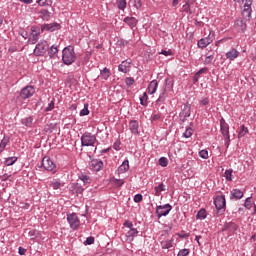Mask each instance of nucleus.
Instances as JSON below:
<instances>
[{
  "label": "nucleus",
  "instance_id": "nucleus-1",
  "mask_svg": "<svg viewBox=\"0 0 256 256\" xmlns=\"http://www.w3.org/2000/svg\"><path fill=\"white\" fill-rule=\"evenodd\" d=\"M77 60V54H75V48L73 46H67L62 50V62L64 65H73Z\"/></svg>",
  "mask_w": 256,
  "mask_h": 256
},
{
  "label": "nucleus",
  "instance_id": "nucleus-2",
  "mask_svg": "<svg viewBox=\"0 0 256 256\" xmlns=\"http://www.w3.org/2000/svg\"><path fill=\"white\" fill-rule=\"evenodd\" d=\"M80 141L82 147H95L97 136L93 135L91 132H85L82 134Z\"/></svg>",
  "mask_w": 256,
  "mask_h": 256
},
{
  "label": "nucleus",
  "instance_id": "nucleus-3",
  "mask_svg": "<svg viewBox=\"0 0 256 256\" xmlns=\"http://www.w3.org/2000/svg\"><path fill=\"white\" fill-rule=\"evenodd\" d=\"M165 87L160 91L159 97L156 100V103H165L167 97H169V92L173 90V84L171 83V80L166 79L165 80Z\"/></svg>",
  "mask_w": 256,
  "mask_h": 256
},
{
  "label": "nucleus",
  "instance_id": "nucleus-4",
  "mask_svg": "<svg viewBox=\"0 0 256 256\" xmlns=\"http://www.w3.org/2000/svg\"><path fill=\"white\" fill-rule=\"evenodd\" d=\"M67 221L72 231H77V229L81 227V220L79 219V216H77V213L75 212L67 214Z\"/></svg>",
  "mask_w": 256,
  "mask_h": 256
},
{
  "label": "nucleus",
  "instance_id": "nucleus-5",
  "mask_svg": "<svg viewBox=\"0 0 256 256\" xmlns=\"http://www.w3.org/2000/svg\"><path fill=\"white\" fill-rule=\"evenodd\" d=\"M172 209H173V206H171V204L156 206V215L158 219H161V217H167V215L171 213Z\"/></svg>",
  "mask_w": 256,
  "mask_h": 256
},
{
  "label": "nucleus",
  "instance_id": "nucleus-6",
  "mask_svg": "<svg viewBox=\"0 0 256 256\" xmlns=\"http://www.w3.org/2000/svg\"><path fill=\"white\" fill-rule=\"evenodd\" d=\"M48 51L47 41L41 40L34 49V55L36 57H43Z\"/></svg>",
  "mask_w": 256,
  "mask_h": 256
},
{
  "label": "nucleus",
  "instance_id": "nucleus-7",
  "mask_svg": "<svg viewBox=\"0 0 256 256\" xmlns=\"http://www.w3.org/2000/svg\"><path fill=\"white\" fill-rule=\"evenodd\" d=\"M251 5H253V0H246V3L243 5L242 16L246 21H251V13L253 11Z\"/></svg>",
  "mask_w": 256,
  "mask_h": 256
},
{
  "label": "nucleus",
  "instance_id": "nucleus-8",
  "mask_svg": "<svg viewBox=\"0 0 256 256\" xmlns=\"http://www.w3.org/2000/svg\"><path fill=\"white\" fill-rule=\"evenodd\" d=\"M211 35H215V32L210 31L207 37L201 38L200 40H198L197 47L199 49H206V47H209V45L213 43V38H211Z\"/></svg>",
  "mask_w": 256,
  "mask_h": 256
},
{
  "label": "nucleus",
  "instance_id": "nucleus-9",
  "mask_svg": "<svg viewBox=\"0 0 256 256\" xmlns=\"http://www.w3.org/2000/svg\"><path fill=\"white\" fill-rule=\"evenodd\" d=\"M40 35H41V29L37 26H32L31 27V35L28 39V43H30V45H35V43H37V41H39Z\"/></svg>",
  "mask_w": 256,
  "mask_h": 256
},
{
  "label": "nucleus",
  "instance_id": "nucleus-10",
  "mask_svg": "<svg viewBox=\"0 0 256 256\" xmlns=\"http://www.w3.org/2000/svg\"><path fill=\"white\" fill-rule=\"evenodd\" d=\"M33 95H35V87L31 85L22 88L20 91L21 99H31Z\"/></svg>",
  "mask_w": 256,
  "mask_h": 256
},
{
  "label": "nucleus",
  "instance_id": "nucleus-11",
  "mask_svg": "<svg viewBox=\"0 0 256 256\" xmlns=\"http://www.w3.org/2000/svg\"><path fill=\"white\" fill-rule=\"evenodd\" d=\"M42 167H44L45 171H55L57 165H55V162L51 160L49 156H45L42 159Z\"/></svg>",
  "mask_w": 256,
  "mask_h": 256
},
{
  "label": "nucleus",
  "instance_id": "nucleus-12",
  "mask_svg": "<svg viewBox=\"0 0 256 256\" xmlns=\"http://www.w3.org/2000/svg\"><path fill=\"white\" fill-rule=\"evenodd\" d=\"M214 205L217 211H225V206L227 205L225 195L216 196V198L214 199Z\"/></svg>",
  "mask_w": 256,
  "mask_h": 256
},
{
  "label": "nucleus",
  "instance_id": "nucleus-13",
  "mask_svg": "<svg viewBox=\"0 0 256 256\" xmlns=\"http://www.w3.org/2000/svg\"><path fill=\"white\" fill-rule=\"evenodd\" d=\"M239 230V226L235 222H227L224 224L222 231H228V235H235Z\"/></svg>",
  "mask_w": 256,
  "mask_h": 256
},
{
  "label": "nucleus",
  "instance_id": "nucleus-14",
  "mask_svg": "<svg viewBox=\"0 0 256 256\" xmlns=\"http://www.w3.org/2000/svg\"><path fill=\"white\" fill-rule=\"evenodd\" d=\"M59 29H61V24H59L57 22H53L50 24H43L41 26L42 33H43V31H49L50 33H53L54 31H59Z\"/></svg>",
  "mask_w": 256,
  "mask_h": 256
},
{
  "label": "nucleus",
  "instance_id": "nucleus-15",
  "mask_svg": "<svg viewBox=\"0 0 256 256\" xmlns=\"http://www.w3.org/2000/svg\"><path fill=\"white\" fill-rule=\"evenodd\" d=\"M245 193L241 189H232L230 191V201H239L240 199H243Z\"/></svg>",
  "mask_w": 256,
  "mask_h": 256
},
{
  "label": "nucleus",
  "instance_id": "nucleus-16",
  "mask_svg": "<svg viewBox=\"0 0 256 256\" xmlns=\"http://www.w3.org/2000/svg\"><path fill=\"white\" fill-rule=\"evenodd\" d=\"M132 63L133 62L131 60L122 61L121 64L118 66V71H120V73H129V71H131Z\"/></svg>",
  "mask_w": 256,
  "mask_h": 256
},
{
  "label": "nucleus",
  "instance_id": "nucleus-17",
  "mask_svg": "<svg viewBox=\"0 0 256 256\" xmlns=\"http://www.w3.org/2000/svg\"><path fill=\"white\" fill-rule=\"evenodd\" d=\"M91 171H101L103 169V161L99 159H93L89 163Z\"/></svg>",
  "mask_w": 256,
  "mask_h": 256
},
{
  "label": "nucleus",
  "instance_id": "nucleus-18",
  "mask_svg": "<svg viewBox=\"0 0 256 256\" xmlns=\"http://www.w3.org/2000/svg\"><path fill=\"white\" fill-rule=\"evenodd\" d=\"M70 191L71 193H73V195H82L85 189L83 188L81 183L77 182L71 185Z\"/></svg>",
  "mask_w": 256,
  "mask_h": 256
},
{
  "label": "nucleus",
  "instance_id": "nucleus-19",
  "mask_svg": "<svg viewBox=\"0 0 256 256\" xmlns=\"http://www.w3.org/2000/svg\"><path fill=\"white\" fill-rule=\"evenodd\" d=\"M180 117H184L182 121H186L187 118L191 117V104L186 103L182 111L180 112Z\"/></svg>",
  "mask_w": 256,
  "mask_h": 256
},
{
  "label": "nucleus",
  "instance_id": "nucleus-20",
  "mask_svg": "<svg viewBox=\"0 0 256 256\" xmlns=\"http://www.w3.org/2000/svg\"><path fill=\"white\" fill-rule=\"evenodd\" d=\"M239 55L240 53L237 49L231 48L228 52H226L225 57L228 59V61H235Z\"/></svg>",
  "mask_w": 256,
  "mask_h": 256
},
{
  "label": "nucleus",
  "instance_id": "nucleus-21",
  "mask_svg": "<svg viewBox=\"0 0 256 256\" xmlns=\"http://www.w3.org/2000/svg\"><path fill=\"white\" fill-rule=\"evenodd\" d=\"M128 127L132 135H139V121L130 120Z\"/></svg>",
  "mask_w": 256,
  "mask_h": 256
},
{
  "label": "nucleus",
  "instance_id": "nucleus-22",
  "mask_svg": "<svg viewBox=\"0 0 256 256\" xmlns=\"http://www.w3.org/2000/svg\"><path fill=\"white\" fill-rule=\"evenodd\" d=\"M220 131L223 137L229 135V124L225 121L224 118H221L220 120Z\"/></svg>",
  "mask_w": 256,
  "mask_h": 256
},
{
  "label": "nucleus",
  "instance_id": "nucleus-23",
  "mask_svg": "<svg viewBox=\"0 0 256 256\" xmlns=\"http://www.w3.org/2000/svg\"><path fill=\"white\" fill-rule=\"evenodd\" d=\"M47 52L50 59H55L59 55V46L52 45Z\"/></svg>",
  "mask_w": 256,
  "mask_h": 256
},
{
  "label": "nucleus",
  "instance_id": "nucleus-24",
  "mask_svg": "<svg viewBox=\"0 0 256 256\" xmlns=\"http://www.w3.org/2000/svg\"><path fill=\"white\" fill-rule=\"evenodd\" d=\"M137 235H139V231L135 228H131L128 232H126V239L129 243H131L134 241Z\"/></svg>",
  "mask_w": 256,
  "mask_h": 256
},
{
  "label": "nucleus",
  "instance_id": "nucleus-25",
  "mask_svg": "<svg viewBox=\"0 0 256 256\" xmlns=\"http://www.w3.org/2000/svg\"><path fill=\"white\" fill-rule=\"evenodd\" d=\"M157 87H159V82H157V80H152L148 85V93L150 95L157 93Z\"/></svg>",
  "mask_w": 256,
  "mask_h": 256
},
{
  "label": "nucleus",
  "instance_id": "nucleus-26",
  "mask_svg": "<svg viewBox=\"0 0 256 256\" xmlns=\"http://www.w3.org/2000/svg\"><path fill=\"white\" fill-rule=\"evenodd\" d=\"M163 191H167V188L165 187V184H163L162 182L158 186L154 187L153 195H155V197H161V193H163Z\"/></svg>",
  "mask_w": 256,
  "mask_h": 256
},
{
  "label": "nucleus",
  "instance_id": "nucleus-27",
  "mask_svg": "<svg viewBox=\"0 0 256 256\" xmlns=\"http://www.w3.org/2000/svg\"><path fill=\"white\" fill-rule=\"evenodd\" d=\"M124 23H126V25L130 26L131 29H133V27H137V23H139V21L135 17L128 16L124 18Z\"/></svg>",
  "mask_w": 256,
  "mask_h": 256
},
{
  "label": "nucleus",
  "instance_id": "nucleus-28",
  "mask_svg": "<svg viewBox=\"0 0 256 256\" xmlns=\"http://www.w3.org/2000/svg\"><path fill=\"white\" fill-rule=\"evenodd\" d=\"M209 69L207 67L201 68L198 72H196L193 76V83H199V79L201 78V75L204 73H207Z\"/></svg>",
  "mask_w": 256,
  "mask_h": 256
},
{
  "label": "nucleus",
  "instance_id": "nucleus-29",
  "mask_svg": "<svg viewBox=\"0 0 256 256\" xmlns=\"http://www.w3.org/2000/svg\"><path fill=\"white\" fill-rule=\"evenodd\" d=\"M40 19H43V21H49L51 19V12L47 9H42L39 12Z\"/></svg>",
  "mask_w": 256,
  "mask_h": 256
},
{
  "label": "nucleus",
  "instance_id": "nucleus-30",
  "mask_svg": "<svg viewBox=\"0 0 256 256\" xmlns=\"http://www.w3.org/2000/svg\"><path fill=\"white\" fill-rule=\"evenodd\" d=\"M22 125L25 127L31 128L33 127V116H28L21 120Z\"/></svg>",
  "mask_w": 256,
  "mask_h": 256
},
{
  "label": "nucleus",
  "instance_id": "nucleus-31",
  "mask_svg": "<svg viewBox=\"0 0 256 256\" xmlns=\"http://www.w3.org/2000/svg\"><path fill=\"white\" fill-rule=\"evenodd\" d=\"M111 183H112V185H114V187L119 189V187H123V185H125V180L117 179V178H112L111 179Z\"/></svg>",
  "mask_w": 256,
  "mask_h": 256
},
{
  "label": "nucleus",
  "instance_id": "nucleus-32",
  "mask_svg": "<svg viewBox=\"0 0 256 256\" xmlns=\"http://www.w3.org/2000/svg\"><path fill=\"white\" fill-rule=\"evenodd\" d=\"M118 171L119 173H127L129 171V160H124Z\"/></svg>",
  "mask_w": 256,
  "mask_h": 256
},
{
  "label": "nucleus",
  "instance_id": "nucleus-33",
  "mask_svg": "<svg viewBox=\"0 0 256 256\" xmlns=\"http://www.w3.org/2000/svg\"><path fill=\"white\" fill-rule=\"evenodd\" d=\"M100 75L102 79L107 81L111 77V70H109L107 67H105L103 70L100 71Z\"/></svg>",
  "mask_w": 256,
  "mask_h": 256
},
{
  "label": "nucleus",
  "instance_id": "nucleus-34",
  "mask_svg": "<svg viewBox=\"0 0 256 256\" xmlns=\"http://www.w3.org/2000/svg\"><path fill=\"white\" fill-rule=\"evenodd\" d=\"M148 99H149V96L147 95V92H144L140 96V105H142L143 107H147V105H149Z\"/></svg>",
  "mask_w": 256,
  "mask_h": 256
},
{
  "label": "nucleus",
  "instance_id": "nucleus-35",
  "mask_svg": "<svg viewBox=\"0 0 256 256\" xmlns=\"http://www.w3.org/2000/svg\"><path fill=\"white\" fill-rule=\"evenodd\" d=\"M116 5L120 11H125L127 9V0H116Z\"/></svg>",
  "mask_w": 256,
  "mask_h": 256
},
{
  "label": "nucleus",
  "instance_id": "nucleus-36",
  "mask_svg": "<svg viewBox=\"0 0 256 256\" xmlns=\"http://www.w3.org/2000/svg\"><path fill=\"white\" fill-rule=\"evenodd\" d=\"M247 133H249V128H247V126H245V125H241L240 131L238 133V139H241V137H245V135H247Z\"/></svg>",
  "mask_w": 256,
  "mask_h": 256
},
{
  "label": "nucleus",
  "instance_id": "nucleus-37",
  "mask_svg": "<svg viewBox=\"0 0 256 256\" xmlns=\"http://www.w3.org/2000/svg\"><path fill=\"white\" fill-rule=\"evenodd\" d=\"M253 205H254L253 197L246 198L244 202L245 209L251 210L253 208Z\"/></svg>",
  "mask_w": 256,
  "mask_h": 256
},
{
  "label": "nucleus",
  "instance_id": "nucleus-38",
  "mask_svg": "<svg viewBox=\"0 0 256 256\" xmlns=\"http://www.w3.org/2000/svg\"><path fill=\"white\" fill-rule=\"evenodd\" d=\"M50 187H52V189H61V187H63V184L59 181V180H53L50 182L49 184Z\"/></svg>",
  "mask_w": 256,
  "mask_h": 256
},
{
  "label": "nucleus",
  "instance_id": "nucleus-39",
  "mask_svg": "<svg viewBox=\"0 0 256 256\" xmlns=\"http://www.w3.org/2000/svg\"><path fill=\"white\" fill-rule=\"evenodd\" d=\"M17 157L13 156V157H8L5 160V165H7V167H11V165H15V163H17Z\"/></svg>",
  "mask_w": 256,
  "mask_h": 256
},
{
  "label": "nucleus",
  "instance_id": "nucleus-40",
  "mask_svg": "<svg viewBox=\"0 0 256 256\" xmlns=\"http://www.w3.org/2000/svg\"><path fill=\"white\" fill-rule=\"evenodd\" d=\"M162 249H171L173 247V241L171 240H165L161 242Z\"/></svg>",
  "mask_w": 256,
  "mask_h": 256
},
{
  "label": "nucleus",
  "instance_id": "nucleus-41",
  "mask_svg": "<svg viewBox=\"0 0 256 256\" xmlns=\"http://www.w3.org/2000/svg\"><path fill=\"white\" fill-rule=\"evenodd\" d=\"M79 179L82 181V183H84V185H89V183H91V178L85 174H81Z\"/></svg>",
  "mask_w": 256,
  "mask_h": 256
},
{
  "label": "nucleus",
  "instance_id": "nucleus-42",
  "mask_svg": "<svg viewBox=\"0 0 256 256\" xmlns=\"http://www.w3.org/2000/svg\"><path fill=\"white\" fill-rule=\"evenodd\" d=\"M226 181H233V169H228L224 173Z\"/></svg>",
  "mask_w": 256,
  "mask_h": 256
},
{
  "label": "nucleus",
  "instance_id": "nucleus-43",
  "mask_svg": "<svg viewBox=\"0 0 256 256\" xmlns=\"http://www.w3.org/2000/svg\"><path fill=\"white\" fill-rule=\"evenodd\" d=\"M215 59V54H210L205 57L204 59V65H211Z\"/></svg>",
  "mask_w": 256,
  "mask_h": 256
},
{
  "label": "nucleus",
  "instance_id": "nucleus-44",
  "mask_svg": "<svg viewBox=\"0 0 256 256\" xmlns=\"http://www.w3.org/2000/svg\"><path fill=\"white\" fill-rule=\"evenodd\" d=\"M7 145H9V138H7V139L4 138L0 142V154L2 153V151H5V147H7Z\"/></svg>",
  "mask_w": 256,
  "mask_h": 256
},
{
  "label": "nucleus",
  "instance_id": "nucleus-45",
  "mask_svg": "<svg viewBox=\"0 0 256 256\" xmlns=\"http://www.w3.org/2000/svg\"><path fill=\"white\" fill-rule=\"evenodd\" d=\"M197 219H207V211L205 209H201L197 215Z\"/></svg>",
  "mask_w": 256,
  "mask_h": 256
},
{
  "label": "nucleus",
  "instance_id": "nucleus-46",
  "mask_svg": "<svg viewBox=\"0 0 256 256\" xmlns=\"http://www.w3.org/2000/svg\"><path fill=\"white\" fill-rule=\"evenodd\" d=\"M193 135V128L188 127L186 128L185 132L183 133V137H185L186 139H189V137H192Z\"/></svg>",
  "mask_w": 256,
  "mask_h": 256
},
{
  "label": "nucleus",
  "instance_id": "nucleus-47",
  "mask_svg": "<svg viewBox=\"0 0 256 256\" xmlns=\"http://www.w3.org/2000/svg\"><path fill=\"white\" fill-rule=\"evenodd\" d=\"M89 115V104H85L84 108L80 111V117H85Z\"/></svg>",
  "mask_w": 256,
  "mask_h": 256
},
{
  "label": "nucleus",
  "instance_id": "nucleus-48",
  "mask_svg": "<svg viewBox=\"0 0 256 256\" xmlns=\"http://www.w3.org/2000/svg\"><path fill=\"white\" fill-rule=\"evenodd\" d=\"M159 165L161 167H167V165H169V160L166 157H161L159 159Z\"/></svg>",
  "mask_w": 256,
  "mask_h": 256
},
{
  "label": "nucleus",
  "instance_id": "nucleus-49",
  "mask_svg": "<svg viewBox=\"0 0 256 256\" xmlns=\"http://www.w3.org/2000/svg\"><path fill=\"white\" fill-rule=\"evenodd\" d=\"M199 156L202 158V159H209V152L207 150H201L199 152Z\"/></svg>",
  "mask_w": 256,
  "mask_h": 256
},
{
  "label": "nucleus",
  "instance_id": "nucleus-50",
  "mask_svg": "<svg viewBox=\"0 0 256 256\" xmlns=\"http://www.w3.org/2000/svg\"><path fill=\"white\" fill-rule=\"evenodd\" d=\"M190 233L185 232V230H182L180 233H178V237H180V239H188V237H190Z\"/></svg>",
  "mask_w": 256,
  "mask_h": 256
},
{
  "label": "nucleus",
  "instance_id": "nucleus-51",
  "mask_svg": "<svg viewBox=\"0 0 256 256\" xmlns=\"http://www.w3.org/2000/svg\"><path fill=\"white\" fill-rule=\"evenodd\" d=\"M224 145L226 149H229V145H231V136H224Z\"/></svg>",
  "mask_w": 256,
  "mask_h": 256
},
{
  "label": "nucleus",
  "instance_id": "nucleus-52",
  "mask_svg": "<svg viewBox=\"0 0 256 256\" xmlns=\"http://www.w3.org/2000/svg\"><path fill=\"white\" fill-rule=\"evenodd\" d=\"M190 250L187 248L181 249L177 256H189Z\"/></svg>",
  "mask_w": 256,
  "mask_h": 256
},
{
  "label": "nucleus",
  "instance_id": "nucleus-53",
  "mask_svg": "<svg viewBox=\"0 0 256 256\" xmlns=\"http://www.w3.org/2000/svg\"><path fill=\"white\" fill-rule=\"evenodd\" d=\"M125 83L128 87H131V85L135 84V79L133 77H127L125 79Z\"/></svg>",
  "mask_w": 256,
  "mask_h": 256
},
{
  "label": "nucleus",
  "instance_id": "nucleus-54",
  "mask_svg": "<svg viewBox=\"0 0 256 256\" xmlns=\"http://www.w3.org/2000/svg\"><path fill=\"white\" fill-rule=\"evenodd\" d=\"M36 3L39 5V7H47L51 5L47 0H37Z\"/></svg>",
  "mask_w": 256,
  "mask_h": 256
},
{
  "label": "nucleus",
  "instance_id": "nucleus-55",
  "mask_svg": "<svg viewBox=\"0 0 256 256\" xmlns=\"http://www.w3.org/2000/svg\"><path fill=\"white\" fill-rule=\"evenodd\" d=\"M113 149H115V151H121V140L114 142Z\"/></svg>",
  "mask_w": 256,
  "mask_h": 256
},
{
  "label": "nucleus",
  "instance_id": "nucleus-56",
  "mask_svg": "<svg viewBox=\"0 0 256 256\" xmlns=\"http://www.w3.org/2000/svg\"><path fill=\"white\" fill-rule=\"evenodd\" d=\"M141 201H143V195L141 194H136L134 196V203H141Z\"/></svg>",
  "mask_w": 256,
  "mask_h": 256
},
{
  "label": "nucleus",
  "instance_id": "nucleus-57",
  "mask_svg": "<svg viewBox=\"0 0 256 256\" xmlns=\"http://www.w3.org/2000/svg\"><path fill=\"white\" fill-rule=\"evenodd\" d=\"M53 109H55V102H50L49 104H48V106L45 108V111L46 112H49V111H53Z\"/></svg>",
  "mask_w": 256,
  "mask_h": 256
},
{
  "label": "nucleus",
  "instance_id": "nucleus-58",
  "mask_svg": "<svg viewBox=\"0 0 256 256\" xmlns=\"http://www.w3.org/2000/svg\"><path fill=\"white\" fill-rule=\"evenodd\" d=\"M93 243H95V237H88L85 241V245H93Z\"/></svg>",
  "mask_w": 256,
  "mask_h": 256
},
{
  "label": "nucleus",
  "instance_id": "nucleus-59",
  "mask_svg": "<svg viewBox=\"0 0 256 256\" xmlns=\"http://www.w3.org/2000/svg\"><path fill=\"white\" fill-rule=\"evenodd\" d=\"M124 227H127L128 229H133V222L129 221V220H126L124 223H123Z\"/></svg>",
  "mask_w": 256,
  "mask_h": 256
},
{
  "label": "nucleus",
  "instance_id": "nucleus-60",
  "mask_svg": "<svg viewBox=\"0 0 256 256\" xmlns=\"http://www.w3.org/2000/svg\"><path fill=\"white\" fill-rule=\"evenodd\" d=\"M183 9H184L185 13H189V11H191V6L189 5V2H186L183 5Z\"/></svg>",
  "mask_w": 256,
  "mask_h": 256
},
{
  "label": "nucleus",
  "instance_id": "nucleus-61",
  "mask_svg": "<svg viewBox=\"0 0 256 256\" xmlns=\"http://www.w3.org/2000/svg\"><path fill=\"white\" fill-rule=\"evenodd\" d=\"M161 55H165V57H169V55H173L171 50H162Z\"/></svg>",
  "mask_w": 256,
  "mask_h": 256
},
{
  "label": "nucleus",
  "instance_id": "nucleus-62",
  "mask_svg": "<svg viewBox=\"0 0 256 256\" xmlns=\"http://www.w3.org/2000/svg\"><path fill=\"white\" fill-rule=\"evenodd\" d=\"M141 6H142L141 0L134 1V7H136V9H141Z\"/></svg>",
  "mask_w": 256,
  "mask_h": 256
},
{
  "label": "nucleus",
  "instance_id": "nucleus-63",
  "mask_svg": "<svg viewBox=\"0 0 256 256\" xmlns=\"http://www.w3.org/2000/svg\"><path fill=\"white\" fill-rule=\"evenodd\" d=\"M29 235H30V237H32V239H35V237H37V231L36 230H31L29 232Z\"/></svg>",
  "mask_w": 256,
  "mask_h": 256
},
{
  "label": "nucleus",
  "instance_id": "nucleus-64",
  "mask_svg": "<svg viewBox=\"0 0 256 256\" xmlns=\"http://www.w3.org/2000/svg\"><path fill=\"white\" fill-rule=\"evenodd\" d=\"M250 57H251L252 61H256V47H255L254 51H252Z\"/></svg>",
  "mask_w": 256,
  "mask_h": 256
}]
</instances>
